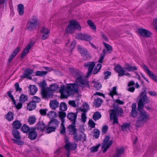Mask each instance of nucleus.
<instances>
[{
	"label": "nucleus",
	"mask_w": 157,
	"mask_h": 157,
	"mask_svg": "<svg viewBox=\"0 0 157 157\" xmlns=\"http://www.w3.org/2000/svg\"><path fill=\"white\" fill-rule=\"evenodd\" d=\"M69 70L76 80L74 83L70 84L67 86L63 85L61 86L59 92L61 97L63 98H67L72 94L73 92H78L79 86L82 87H89L88 81L83 78V74L80 71L72 68H69Z\"/></svg>",
	"instance_id": "nucleus-1"
},
{
	"label": "nucleus",
	"mask_w": 157,
	"mask_h": 157,
	"mask_svg": "<svg viewBox=\"0 0 157 157\" xmlns=\"http://www.w3.org/2000/svg\"><path fill=\"white\" fill-rule=\"evenodd\" d=\"M150 116L149 113L147 112L144 110L140 111L136 121V126L140 127L144 125L150 120Z\"/></svg>",
	"instance_id": "nucleus-2"
},
{
	"label": "nucleus",
	"mask_w": 157,
	"mask_h": 157,
	"mask_svg": "<svg viewBox=\"0 0 157 157\" xmlns=\"http://www.w3.org/2000/svg\"><path fill=\"white\" fill-rule=\"evenodd\" d=\"M150 101V98L147 97L146 91L142 92L140 96V100L138 104V110L140 111L142 110L145 104L148 103Z\"/></svg>",
	"instance_id": "nucleus-3"
},
{
	"label": "nucleus",
	"mask_w": 157,
	"mask_h": 157,
	"mask_svg": "<svg viewBox=\"0 0 157 157\" xmlns=\"http://www.w3.org/2000/svg\"><path fill=\"white\" fill-rule=\"evenodd\" d=\"M80 30L81 26L79 22L76 20H71L70 21L68 26L66 29L67 33H72L76 30Z\"/></svg>",
	"instance_id": "nucleus-4"
},
{
	"label": "nucleus",
	"mask_w": 157,
	"mask_h": 157,
	"mask_svg": "<svg viewBox=\"0 0 157 157\" xmlns=\"http://www.w3.org/2000/svg\"><path fill=\"white\" fill-rule=\"evenodd\" d=\"M123 113V111L121 108H117L114 109H112L110 111V117L111 120H113L114 124H117L118 118L117 116H121Z\"/></svg>",
	"instance_id": "nucleus-5"
},
{
	"label": "nucleus",
	"mask_w": 157,
	"mask_h": 157,
	"mask_svg": "<svg viewBox=\"0 0 157 157\" xmlns=\"http://www.w3.org/2000/svg\"><path fill=\"white\" fill-rule=\"evenodd\" d=\"M38 19L35 16H33L27 23L26 28L29 31L33 30L38 24Z\"/></svg>",
	"instance_id": "nucleus-6"
},
{
	"label": "nucleus",
	"mask_w": 157,
	"mask_h": 157,
	"mask_svg": "<svg viewBox=\"0 0 157 157\" xmlns=\"http://www.w3.org/2000/svg\"><path fill=\"white\" fill-rule=\"evenodd\" d=\"M110 138L109 136L105 137L103 141V143L101 146L102 149H103V152L105 153L113 143V140H110L109 142Z\"/></svg>",
	"instance_id": "nucleus-7"
},
{
	"label": "nucleus",
	"mask_w": 157,
	"mask_h": 157,
	"mask_svg": "<svg viewBox=\"0 0 157 157\" xmlns=\"http://www.w3.org/2000/svg\"><path fill=\"white\" fill-rule=\"evenodd\" d=\"M39 86L41 88V94L43 97L46 98L50 96L48 91L45 89L47 84L45 80H43L42 82L39 83Z\"/></svg>",
	"instance_id": "nucleus-8"
},
{
	"label": "nucleus",
	"mask_w": 157,
	"mask_h": 157,
	"mask_svg": "<svg viewBox=\"0 0 157 157\" xmlns=\"http://www.w3.org/2000/svg\"><path fill=\"white\" fill-rule=\"evenodd\" d=\"M76 38L80 40L90 41L92 40L91 36L86 33H79L77 34Z\"/></svg>",
	"instance_id": "nucleus-9"
},
{
	"label": "nucleus",
	"mask_w": 157,
	"mask_h": 157,
	"mask_svg": "<svg viewBox=\"0 0 157 157\" xmlns=\"http://www.w3.org/2000/svg\"><path fill=\"white\" fill-rule=\"evenodd\" d=\"M95 64L94 62H88L85 64L84 66L87 67L88 69L86 76L87 78L89 77L90 75Z\"/></svg>",
	"instance_id": "nucleus-10"
},
{
	"label": "nucleus",
	"mask_w": 157,
	"mask_h": 157,
	"mask_svg": "<svg viewBox=\"0 0 157 157\" xmlns=\"http://www.w3.org/2000/svg\"><path fill=\"white\" fill-rule=\"evenodd\" d=\"M77 49L82 56L84 57H86V59H88L90 58V55L86 49L82 48L80 45L78 46Z\"/></svg>",
	"instance_id": "nucleus-11"
},
{
	"label": "nucleus",
	"mask_w": 157,
	"mask_h": 157,
	"mask_svg": "<svg viewBox=\"0 0 157 157\" xmlns=\"http://www.w3.org/2000/svg\"><path fill=\"white\" fill-rule=\"evenodd\" d=\"M40 32L42 35V39L43 40L47 39L49 36L50 33L49 29L44 27H43L42 28Z\"/></svg>",
	"instance_id": "nucleus-12"
},
{
	"label": "nucleus",
	"mask_w": 157,
	"mask_h": 157,
	"mask_svg": "<svg viewBox=\"0 0 157 157\" xmlns=\"http://www.w3.org/2000/svg\"><path fill=\"white\" fill-rule=\"evenodd\" d=\"M77 146V144L75 143L69 142L67 140H66L64 147L67 150H75L76 149Z\"/></svg>",
	"instance_id": "nucleus-13"
},
{
	"label": "nucleus",
	"mask_w": 157,
	"mask_h": 157,
	"mask_svg": "<svg viewBox=\"0 0 157 157\" xmlns=\"http://www.w3.org/2000/svg\"><path fill=\"white\" fill-rule=\"evenodd\" d=\"M125 149L123 147H117L115 153L113 155V157H121L124 154Z\"/></svg>",
	"instance_id": "nucleus-14"
},
{
	"label": "nucleus",
	"mask_w": 157,
	"mask_h": 157,
	"mask_svg": "<svg viewBox=\"0 0 157 157\" xmlns=\"http://www.w3.org/2000/svg\"><path fill=\"white\" fill-rule=\"evenodd\" d=\"M143 68L145 71L148 74L149 76L154 80L157 82V77L153 73L150 71L147 66L144 65Z\"/></svg>",
	"instance_id": "nucleus-15"
},
{
	"label": "nucleus",
	"mask_w": 157,
	"mask_h": 157,
	"mask_svg": "<svg viewBox=\"0 0 157 157\" xmlns=\"http://www.w3.org/2000/svg\"><path fill=\"white\" fill-rule=\"evenodd\" d=\"M33 72V70L32 69L28 68L26 69L24 71V75H21V77L26 78L29 79H31L32 77L30 76Z\"/></svg>",
	"instance_id": "nucleus-16"
},
{
	"label": "nucleus",
	"mask_w": 157,
	"mask_h": 157,
	"mask_svg": "<svg viewBox=\"0 0 157 157\" xmlns=\"http://www.w3.org/2000/svg\"><path fill=\"white\" fill-rule=\"evenodd\" d=\"M138 32L141 36L146 37H150L151 35V33L149 31L143 29H139Z\"/></svg>",
	"instance_id": "nucleus-17"
},
{
	"label": "nucleus",
	"mask_w": 157,
	"mask_h": 157,
	"mask_svg": "<svg viewBox=\"0 0 157 157\" xmlns=\"http://www.w3.org/2000/svg\"><path fill=\"white\" fill-rule=\"evenodd\" d=\"M115 71L118 74V76H123L125 74V71L120 65H117L115 68Z\"/></svg>",
	"instance_id": "nucleus-18"
},
{
	"label": "nucleus",
	"mask_w": 157,
	"mask_h": 157,
	"mask_svg": "<svg viewBox=\"0 0 157 157\" xmlns=\"http://www.w3.org/2000/svg\"><path fill=\"white\" fill-rule=\"evenodd\" d=\"M33 44L32 43H30L24 49L21 56V59L24 58V57L28 53L30 49L33 46Z\"/></svg>",
	"instance_id": "nucleus-19"
},
{
	"label": "nucleus",
	"mask_w": 157,
	"mask_h": 157,
	"mask_svg": "<svg viewBox=\"0 0 157 157\" xmlns=\"http://www.w3.org/2000/svg\"><path fill=\"white\" fill-rule=\"evenodd\" d=\"M124 68L126 70L129 71H133L137 70V67L135 66H131L128 64L125 65Z\"/></svg>",
	"instance_id": "nucleus-20"
},
{
	"label": "nucleus",
	"mask_w": 157,
	"mask_h": 157,
	"mask_svg": "<svg viewBox=\"0 0 157 157\" xmlns=\"http://www.w3.org/2000/svg\"><path fill=\"white\" fill-rule=\"evenodd\" d=\"M59 104L58 101L55 100L51 101L49 104L50 108L52 109H56L59 106Z\"/></svg>",
	"instance_id": "nucleus-21"
},
{
	"label": "nucleus",
	"mask_w": 157,
	"mask_h": 157,
	"mask_svg": "<svg viewBox=\"0 0 157 157\" xmlns=\"http://www.w3.org/2000/svg\"><path fill=\"white\" fill-rule=\"evenodd\" d=\"M68 128L70 134L73 135L76 133L77 131L75 128V123H74V122H72V124L69 126Z\"/></svg>",
	"instance_id": "nucleus-22"
},
{
	"label": "nucleus",
	"mask_w": 157,
	"mask_h": 157,
	"mask_svg": "<svg viewBox=\"0 0 157 157\" xmlns=\"http://www.w3.org/2000/svg\"><path fill=\"white\" fill-rule=\"evenodd\" d=\"M77 117V114L76 113H70L67 115V117L71 121L75 123V121Z\"/></svg>",
	"instance_id": "nucleus-23"
},
{
	"label": "nucleus",
	"mask_w": 157,
	"mask_h": 157,
	"mask_svg": "<svg viewBox=\"0 0 157 157\" xmlns=\"http://www.w3.org/2000/svg\"><path fill=\"white\" fill-rule=\"evenodd\" d=\"M132 110L131 112V115L132 117H135L137 116V112L136 110V104L133 103L132 106Z\"/></svg>",
	"instance_id": "nucleus-24"
},
{
	"label": "nucleus",
	"mask_w": 157,
	"mask_h": 157,
	"mask_svg": "<svg viewBox=\"0 0 157 157\" xmlns=\"http://www.w3.org/2000/svg\"><path fill=\"white\" fill-rule=\"evenodd\" d=\"M17 10L20 16H22L24 13V6L21 4H19L17 7Z\"/></svg>",
	"instance_id": "nucleus-25"
},
{
	"label": "nucleus",
	"mask_w": 157,
	"mask_h": 157,
	"mask_svg": "<svg viewBox=\"0 0 157 157\" xmlns=\"http://www.w3.org/2000/svg\"><path fill=\"white\" fill-rule=\"evenodd\" d=\"M50 125L52 126L53 128H55V129H56V128L58 127L59 124V121L56 119L52 120L49 123Z\"/></svg>",
	"instance_id": "nucleus-26"
},
{
	"label": "nucleus",
	"mask_w": 157,
	"mask_h": 157,
	"mask_svg": "<svg viewBox=\"0 0 157 157\" xmlns=\"http://www.w3.org/2000/svg\"><path fill=\"white\" fill-rule=\"evenodd\" d=\"M31 94L32 95H34L37 91V87L34 85H31L29 87Z\"/></svg>",
	"instance_id": "nucleus-27"
},
{
	"label": "nucleus",
	"mask_w": 157,
	"mask_h": 157,
	"mask_svg": "<svg viewBox=\"0 0 157 157\" xmlns=\"http://www.w3.org/2000/svg\"><path fill=\"white\" fill-rule=\"evenodd\" d=\"M36 106V104L35 102L31 101L28 104L27 109L31 111L34 109Z\"/></svg>",
	"instance_id": "nucleus-28"
},
{
	"label": "nucleus",
	"mask_w": 157,
	"mask_h": 157,
	"mask_svg": "<svg viewBox=\"0 0 157 157\" xmlns=\"http://www.w3.org/2000/svg\"><path fill=\"white\" fill-rule=\"evenodd\" d=\"M37 135V134L36 132L33 130L30 131L29 132L28 136L29 138L31 140H34L36 138Z\"/></svg>",
	"instance_id": "nucleus-29"
},
{
	"label": "nucleus",
	"mask_w": 157,
	"mask_h": 157,
	"mask_svg": "<svg viewBox=\"0 0 157 157\" xmlns=\"http://www.w3.org/2000/svg\"><path fill=\"white\" fill-rule=\"evenodd\" d=\"M13 137L17 139L20 140L21 139V136L20 133L17 129H13L12 132Z\"/></svg>",
	"instance_id": "nucleus-30"
},
{
	"label": "nucleus",
	"mask_w": 157,
	"mask_h": 157,
	"mask_svg": "<svg viewBox=\"0 0 157 157\" xmlns=\"http://www.w3.org/2000/svg\"><path fill=\"white\" fill-rule=\"evenodd\" d=\"M6 118L9 121H12L13 119V113L9 112L6 115Z\"/></svg>",
	"instance_id": "nucleus-31"
},
{
	"label": "nucleus",
	"mask_w": 157,
	"mask_h": 157,
	"mask_svg": "<svg viewBox=\"0 0 157 157\" xmlns=\"http://www.w3.org/2000/svg\"><path fill=\"white\" fill-rule=\"evenodd\" d=\"M48 116L52 120H53L54 119L56 118L57 115L56 113L52 111H51L47 114Z\"/></svg>",
	"instance_id": "nucleus-32"
},
{
	"label": "nucleus",
	"mask_w": 157,
	"mask_h": 157,
	"mask_svg": "<svg viewBox=\"0 0 157 157\" xmlns=\"http://www.w3.org/2000/svg\"><path fill=\"white\" fill-rule=\"evenodd\" d=\"M117 92L116 91V87L114 86L110 91L109 94L113 98V96L114 95H117Z\"/></svg>",
	"instance_id": "nucleus-33"
},
{
	"label": "nucleus",
	"mask_w": 157,
	"mask_h": 157,
	"mask_svg": "<svg viewBox=\"0 0 157 157\" xmlns=\"http://www.w3.org/2000/svg\"><path fill=\"white\" fill-rule=\"evenodd\" d=\"M28 97L27 96L24 94L21 95L19 98V101L21 103H24L27 101Z\"/></svg>",
	"instance_id": "nucleus-34"
},
{
	"label": "nucleus",
	"mask_w": 157,
	"mask_h": 157,
	"mask_svg": "<svg viewBox=\"0 0 157 157\" xmlns=\"http://www.w3.org/2000/svg\"><path fill=\"white\" fill-rule=\"evenodd\" d=\"M89 109V106L86 103H83L82 104V107L81 108L80 110L81 111L85 113Z\"/></svg>",
	"instance_id": "nucleus-35"
},
{
	"label": "nucleus",
	"mask_w": 157,
	"mask_h": 157,
	"mask_svg": "<svg viewBox=\"0 0 157 157\" xmlns=\"http://www.w3.org/2000/svg\"><path fill=\"white\" fill-rule=\"evenodd\" d=\"M13 126L15 128L19 129L21 127V124L19 121L17 120L13 122Z\"/></svg>",
	"instance_id": "nucleus-36"
},
{
	"label": "nucleus",
	"mask_w": 157,
	"mask_h": 157,
	"mask_svg": "<svg viewBox=\"0 0 157 157\" xmlns=\"http://www.w3.org/2000/svg\"><path fill=\"white\" fill-rule=\"evenodd\" d=\"M102 102V99L98 98L94 100V104L97 107H98L101 105Z\"/></svg>",
	"instance_id": "nucleus-37"
},
{
	"label": "nucleus",
	"mask_w": 157,
	"mask_h": 157,
	"mask_svg": "<svg viewBox=\"0 0 157 157\" xmlns=\"http://www.w3.org/2000/svg\"><path fill=\"white\" fill-rule=\"evenodd\" d=\"M47 73L48 72L47 71H37L36 72V75L43 77L45 76L47 74Z\"/></svg>",
	"instance_id": "nucleus-38"
},
{
	"label": "nucleus",
	"mask_w": 157,
	"mask_h": 157,
	"mask_svg": "<svg viewBox=\"0 0 157 157\" xmlns=\"http://www.w3.org/2000/svg\"><path fill=\"white\" fill-rule=\"evenodd\" d=\"M70 43V41L69 40H68L67 42L65 43V45L66 46L69 47L71 48V49L72 51V50L74 48L76 42L74 40L71 42V44H70V45H69V44Z\"/></svg>",
	"instance_id": "nucleus-39"
},
{
	"label": "nucleus",
	"mask_w": 157,
	"mask_h": 157,
	"mask_svg": "<svg viewBox=\"0 0 157 157\" xmlns=\"http://www.w3.org/2000/svg\"><path fill=\"white\" fill-rule=\"evenodd\" d=\"M101 117V115L100 113L98 112H96L94 114L93 116V119L96 121L98 120Z\"/></svg>",
	"instance_id": "nucleus-40"
},
{
	"label": "nucleus",
	"mask_w": 157,
	"mask_h": 157,
	"mask_svg": "<svg viewBox=\"0 0 157 157\" xmlns=\"http://www.w3.org/2000/svg\"><path fill=\"white\" fill-rule=\"evenodd\" d=\"M87 23L90 27L93 30L95 31L96 30V27L95 25L94 24V23L90 20H88Z\"/></svg>",
	"instance_id": "nucleus-41"
},
{
	"label": "nucleus",
	"mask_w": 157,
	"mask_h": 157,
	"mask_svg": "<svg viewBox=\"0 0 157 157\" xmlns=\"http://www.w3.org/2000/svg\"><path fill=\"white\" fill-rule=\"evenodd\" d=\"M101 67V64L98 63L95 66L94 70L93 71V73L94 74H96L100 70Z\"/></svg>",
	"instance_id": "nucleus-42"
},
{
	"label": "nucleus",
	"mask_w": 157,
	"mask_h": 157,
	"mask_svg": "<svg viewBox=\"0 0 157 157\" xmlns=\"http://www.w3.org/2000/svg\"><path fill=\"white\" fill-rule=\"evenodd\" d=\"M103 54H101L100 55V58L98 60V62L99 63H102L103 61L104 58L105 56V55L106 54L107 52L105 49L103 50Z\"/></svg>",
	"instance_id": "nucleus-43"
},
{
	"label": "nucleus",
	"mask_w": 157,
	"mask_h": 157,
	"mask_svg": "<svg viewBox=\"0 0 157 157\" xmlns=\"http://www.w3.org/2000/svg\"><path fill=\"white\" fill-rule=\"evenodd\" d=\"M60 109L62 111H66L67 109L66 104L65 102H62L61 103L59 106Z\"/></svg>",
	"instance_id": "nucleus-44"
},
{
	"label": "nucleus",
	"mask_w": 157,
	"mask_h": 157,
	"mask_svg": "<svg viewBox=\"0 0 157 157\" xmlns=\"http://www.w3.org/2000/svg\"><path fill=\"white\" fill-rule=\"evenodd\" d=\"M66 132L64 124V122L62 121L61 124L60 133L63 135Z\"/></svg>",
	"instance_id": "nucleus-45"
},
{
	"label": "nucleus",
	"mask_w": 157,
	"mask_h": 157,
	"mask_svg": "<svg viewBox=\"0 0 157 157\" xmlns=\"http://www.w3.org/2000/svg\"><path fill=\"white\" fill-rule=\"evenodd\" d=\"M46 128V126L44 123L38 124L37 126V129L41 131H43Z\"/></svg>",
	"instance_id": "nucleus-46"
},
{
	"label": "nucleus",
	"mask_w": 157,
	"mask_h": 157,
	"mask_svg": "<svg viewBox=\"0 0 157 157\" xmlns=\"http://www.w3.org/2000/svg\"><path fill=\"white\" fill-rule=\"evenodd\" d=\"M36 121V117L34 116H32L29 117L28 122L30 124H33Z\"/></svg>",
	"instance_id": "nucleus-47"
},
{
	"label": "nucleus",
	"mask_w": 157,
	"mask_h": 157,
	"mask_svg": "<svg viewBox=\"0 0 157 157\" xmlns=\"http://www.w3.org/2000/svg\"><path fill=\"white\" fill-rule=\"evenodd\" d=\"M130 126V123H124L121 126V128L122 130L124 131L127 129L129 128Z\"/></svg>",
	"instance_id": "nucleus-48"
},
{
	"label": "nucleus",
	"mask_w": 157,
	"mask_h": 157,
	"mask_svg": "<svg viewBox=\"0 0 157 157\" xmlns=\"http://www.w3.org/2000/svg\"><path fill=\"white\" fill-rule=\"evenodd\" d=\"M55 128H53L52 126L48 127L46 128L45 132L47 133H50L52 132L55 131Z\"/></svg>",
	"instance_id": "nucleus-49"
},
{
	"label": "nucleus",
	"mask_w": 157,
	"mask_h": 157,
	"mask_svg": "<svg viewBox=\"0 0 157 157\" xmlns=\"http://www.w3.org/2000/svg\"><path fill=\"white\" fill-rule=\"evenodd\" d=\"M58 116L59 117L61 118L62 120V122H63V119L66 116V113L64 112L63 111H60L59 113Z\"/></svg>",
	"instance_id": "nucleus-50"
},
{
	"label": "nucleus",
	"mask_w": 157,
	"mask_h": 157,
	"mask_svg": "<svg viewBox=\"0 0 157 157\" xmlns=\"http://www.w3.org/2000/svg\"><path fill=\"white\" fill-rule=\"evenodd\" d=\"M12 140L13 141L14 143L17 144L19 145H23L24 144V142L22 140H20L12 139Z\"/></svg>",
	"instance_id": "nucleus-51"
},
{
	"label": "nucleus",
	"mask_w": 157,
	"mask_h": 157,
	"mask_svg": "<svg viewBox=\"0 0 157 157\" xmlns=\"http://www.w3.org/2000/svg\"><path fill=\"white\" fill-rule=\"evenodd\" d=\"M100 134V131L97 129H95L94 130V136L96 138H98Z\"/></svg>",
	"instance_id": "nucleus-52"
},
{
	"label": "nucleus",
	"mask_w": 157,
	"mask_h": 157,
	"mask_svg": "<svg viewBox=\"0 0 157 157\" xmlns=\"http://www.w3.org/2000/svg\"><path fill=\"white\" fill-rule=\"evenodd\" d=\"M103 44L105 47L107 49V51L109 52V53H110L112 50L111 46L104 42H103Z\"/></svg>",
	"instance_id": "nucleus-53"
},
{
	"label": "nucleus",
	"mask_w": 157,
	"mask_h": 157,
	"mask_svg": "<svg viewBox=\"0 0 157 157\" xmlns=\"http://www.w3.org/2000/svg\"><path fill=\"white\" fill-rule=\"evenodd\" d=\"M22 131L25 133H27L29 131V127L26 125H24L22 127Z\"/></svg>",
	"instance_id": "nucleus-54"
},
{
	"label": "nucleus",
	"mask_w": 157,
	"mask_h": 157,
	"mask_svg": "<svg viewBox=\"0 0 157 157\" xmlns=\"http://www.w3.org/2000/svg\"><path fill=\"white\" fill-rule=\"evenodd\" d=\"M100 144H98L96 146H93L90 148V150L92 152H95L97 151L98 148L100 146Z\"/></svg>",
	"instance_id": "nucleus-55"
},
{
	"label": "nucleus",
	"mask_w": 157,
	"mask_h": 157,
	"mask_svg": "<svg viewBox=\"0 0 157 157\" xmlns=\"http://www.w3.org/2000/svg\"><path fill=\"white\" fill-rule=\"evenodd\" d=\"M15 88L17 92H21L22 91V89L20 88L18 82L15 83L14 85Z\"/></svg>",
	"instance_id": "nucleus-56"
},
{
	"label": "nucleus",
	"mask_w": 157,
	"mask_h": 157,
	"mask_svg": "<svg viewBox=\"0 0 157 157\" xmlns=\"http://www.w3.org/2000/svg\"><path fill=\"white\" fill-rule=\"evenodd\" d=\"M58 87V86L55 84L51 85L50 86V90L52 91L56 90L57 89Z\"/></svg>",
	"instance_id": "nucleus-57"
},
{
	"label": "nucleus",
	"mask_w": 157,
	"mask_h": 157,
	"mask_svg": "<svg viewBox=\"0 0 157 157\" xmlns=\"http://www.w3.org/2000/svg\"><path fill=\"white\" fill-rule=\"evenodd\" d=\"M94 86L96 90H98L101 87V85L100 82H96L94 83Z\"/></svg>",
	"instance_id": "nucleus-58"
},
{
	"label": "nucleus",
	"mask_w": 157,
	"mask_h": 157,
	"mask_svg": "<svg viewBox=\"0 0 157 157\" xmlns=\"http://www.w3.org/2000/svg\"><path fill=\"white\" fill-rule=\"evenodd\" d=\"M22 103L21 102L17 104L16 102L15 101V103H13L14 105L16 107V109H21L22 107Z\"/></svg>",
	"instance_id": "nucleus-59"
},
{
	"label": "nucleus",
	"mask_w": 157,
	"mask_h": 157,
	"mask_svg": "<svg viewBox=\"0 0 157 157\" xmlns=\"http://www.w3.org/2000/svg\"><path fill=\"white\" fill-rule=\"evenodd\" d=\"M20 48L19 47H17L13 51V52L12 54L13 55L15 56H16V55L17 54L18 52L20 50Z\"/></svg>",
	"instance_id": "nucleus-60"
},
{
	"label": "nucleus",
	"mask_w": 157,
	"mask_h": 157,
	"mask_svg": "<svg viewBox=\"0 0 157 157\" xmlns=\"http://www.w3.org/2000/svg\"><path fill=\"white\" fill-rule=\"evenodd\" d=\"M20 48L19 47H17L13 51V52L12 54L13 55L15 56H16V55L17 54L18 52L20 50Z\"/></svg>",
	"instance_id": "nucleus-61"
},
{
	"label": "nucleus",
	"mask_w": 157,
	"mask_h": 157,
	"mask_svg": "<svg viewBox=\"0 0 157 157\" xmlns=\"http://www.w3.org/2000/svg\"><path fill=\"white\" fill-rule=\"evenodd\" d=\"M85 113H86L85 112L82 113L81 115L82 121L83 122H85L86 121V120L87 119Z\"/></svg>",
	"instance_id": "nucleus-62"
},
{
	"label": "nucleus",
	"mask_w": 157,
	"mask_h": 157,
	"mask_svg": "<svg viewBox=\"0 0 157 157\" xmlns=\"http://www.w3.org/2000/svg\"><path fill=\"white\" fill-rule=\"evenodd\" d=\"M88 123L89 126L91 128H95V124L92 120H90L89 121Z\"/></svg>",
	"instance_id": "nucleus-63"
},
{
	"label": "nucleus",
	"mask_w": 157,
	"mask_h": 157,
	"mask_svg": "<svg viewBox=\"0 0 157 157\" xmlns=\"http://www.w3.org/2000/svg\"><path fill=\"white\" fill-rule=\"evenodd\" d=\"M8 96L10 98V99L12 100L13 103H15V100L14 99V98L13 97V96L11 94V93L10 92H8L7 93Z\"/></svg>",
	"instance_id": "nucleus-64"
}]
</instances>
